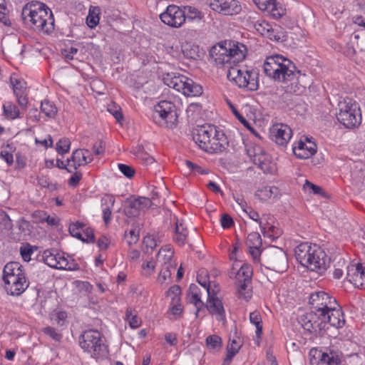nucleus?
Returning <instances> with one entry per match:
<instances>
[{"instance_id": "nucleus-25", "label": "nucleus", "mask_w": 365, "mask_h": 365, "mask_svg": "<svg viewBox=\"0 0 365 365\" xmlns=\"http://www.w3.org/2000/svg\"><path fill=\"white\" fill-rule=\"evenodd\" d=\"M301 324L304 330L309 333H317L324 329L323 322L319 319V316L310 312L301 318Z\"/></svg>"}, {"instance_id": "nucleus-59", "label": "nucleus", "mask_w": 365, "mask_h": 365, "mask_svg": "<svg viewBox=\"0 0 365 365\" xmlns=\"http://www.w3.org/2000/svg\"><path fill=\"white\" fill-rule=\"evenodd\" d=\"M83 242H93L95 241V235L93 230L91 227H84L83 230Z\"/></svg>"}, {"instance_id": "nucleus-28", "label": "nucleus", "mask_w": 365, "mask_h": 365, "mask_svg": "<svg viewBox=\"0 0 365 365\" xmlns=\"http://www.w3.org/2000/svg\"><path fill=\"white\" fill-rule=\"evenodd\" d=\"M232 274L235 275L236 282H252V268L248 264L244 263L242 264L238 271L235 272H231L230 277H232Z\"/></svg>"}, {"instance_id": "nucleus-52", "label": "nucleus", "mask_w": 365, "mask_h": 365, "mask_svg": "<svg viewBox=\"0 0 365 365\" xmlns=\"http://www.w3.org/2000/svg\"><path fill=\"white\" fill-rule=\"evenodd\" d=\"M11 83L12 85V88L15 96L18 94H22L26 92L24 82L16 78L13 79L12 78H11Z\"/></svg>"}, {"instance_id": "nucleus-55", "label": "nucleus", "mask_w": 365, "mask_h": 365, "mask_svg": "<svg viewBox=\"0 0 365 365\" xmlns=\"http://www.w3.org/2000/svg\"><path fill=\"white\" fill-rule=\"evenodd\" d=\"M203 272L204 271H201V273L197 274V281L202 287H203L206 289L208 294L209 292H211L210 284V282L207 274H205V276L202 275Z\"/></svg>"}, {"instance_id": "nucleus-15", "label": "nucleus", "mask_w": 365, "mask_h": 365, "mask_svg": "<svg viewBox=\"0 0 365 365\" xmlns=\"http://www.w3.org/2000/svg\"><path fill=\"white\" fill-rule=\"evenodd\" d=\"M155 113L158 115L167 127H172L178 120L175 106L170 101H162L155 106Z\"/></svg>"}, {"instance_id": "nucleus-64", "label": "nucleus", "mask_w": 365, "mask_h": 365, "mask_svg": "<svg viewBox=\"0 0 365 365\" xmlns=\"http://www.w3.org/2000/svg\"><path fill=\"white\" fill-rule=\"evenodd\" d=\"M220 222L221 226L224 229L230 228L234 224L232 218L227 214H223L222 215Z\"/></svg>"}, {"instance_id": "nucleus-47", "label": "nucleus", "mask_w": 365, "mask_h": 365, "mask_svg": "<svg viewBox=\"0 0 365 365\" xmlns=\"http://www.w3.org/2000/svg\"><path fill=\"white\" fill-rule=\"evenodd\" d=\"M271 26L272 25L264 20L257 21L253 24L254 29L256 31L263 36L268 34L269 30L271 29Z\"/></svg>"}, {"instance_id": "nucleus-1", "label": "nucleus", "mask_w": 365, "mask_h": 365, "mask_svg": "<svg viewBox=\"0 0 365 365\" xmlns=\"http://www.w3.org/2000/svg\"><path fill=\"white\" fill-rule=\"evenodd\" d=\"M21 17L25 24L34 30L49 34L54 30V17L51 10L43 3L31 1L22 9Z\"/></svg>"}, {"instance_id": "nucleus-7", "label": "nucleus", "mask_w": 365, "mask_h": 365, "mask_svg": "<svg viewBox=\"0 0 365 365\" xmlns=\"http://www.w3.org/2000/svg\"><path fill=\"white\" fill-rule=\"evenodd\" d=\"M78 344L83 351L97 361L108 357V346L105 343L103 336L96 329H87L82 332L78 338Z\"/></svg>"}, {"instance_id": "nucleus-31", "label": "nucleus", "mask_w": 365, "mask_h": 365, "mask_svg": "<svg viewBox=\"0 0 365 365\" xmlns=\"http://www.w3.org/2000/svg\"><path fill=\"white\" fill-rule=\"evenodd\" d=\"M184 79L183 75H175L174 73H166L163 76V83L170 88H173L175 91H180L182 81Z\"/></svg>"}, {"instance_id": "nucleus-22", "label": "nucleus", "mask_w": 365, "mask_h": 365, "mask_svg": "<svg viewBox=\"0 0 365 365\" xmlns=\"http://www.w3.org/2000/svg\"><path fill=\"white\" fill-rule=\"evenodd\" d=\"M93 160V156L86 149H76L72 153L71 158H68V165L77 170L79 167L90 163Z\"/></svg>"}, {"instance_id": "nucleus-42", "label": "nucleus", "mask_w": 365, "mask_h": 365, "mask_svg": "<svg viewBox=\"0 0 365 365\" xmlns=\"http://www.w3.org/2000/svg\"><path fill=\"white\" fill-rule=\"evenodd\" d=\"M157 245L156 240L153 237L148 235L143 238L142 250L145 253L151 254Z\"/></svg>"}, {"instance_id": "nucleus-45", "label": "nucleus", "mask_w": 365, "mask_h": 365, "mask_svg": "<svg viewBox=\"0 0 365 365\" xmlns=\"http://www.w3.org/2000/svg\"><path fill=\"white\" fill-rule=\"evenodd\" d=\"M170 268L173 269H175V267L173 266L171 263H167L165 262V264H163V267L159 273L158 280L161 284L164 283L168 278H170L172 274V272L170 270Z\"/></svg>"}, {"instance_id": "nucleus-4", "label": "nucleus", "mask_w": 365, "mask_h": 365, "mask_svg": "<svg viewBox=\"0 0 365 365\" xmlns=\"http://www.w3.org/2000/svg\"><path fill=\"white\" fill-rule=\"evenodd\" d=\"M246 46L239 42L219 43L213 46L209 52V61L216 66L236 64L246 56Z\"/></svg>"}, {"instance_id": "nucleus-63", "label": "nucleus", "mask_w": 365, "mask_h": 365, "mask_svg": "<svg viewBox=\"0 0 365 365\" xmlns=\"http://www.w3.org/2000/svg\"><path fill=\"white\" fill-rule=\"evenodd\" d=\"M106 149V143L100 140L96 142L93 146V151L96 155H102L104 153Z\"/></svg>"}, {"instance_id": "nucleus-21", "label": "nucleus", "mask_w": 365, "mask_h": 365, "mask_svg": "<svg viewBox=\"0 0 365 365\" xmlns=\"http://www.w3.org/2000/svg\"><path fill=\"white\" fill-rule=\"evenodd\" d=\"M206 307L209 312L215 315L218 321L225 322V311L222 300L215 296L214 293L209 292Z\"/></svg>"}, {"instance_id": "nucleus-9", "label": "nucleus", "mask_w": 365, "mask_h": 365, "mask_svg": "<svg viewBox=\"0 0 365 365\" xmlns=\"http://www.w3.org/2000/svg\"><path fill=\"white\" fill-rule=\"evenodd\" d=\"M338 106L339 113H336V118L345 128H354L361 124V110L356 101L346 98L340 101Z\"/></svg>"}, {"instance_id": "nucleus-32", "label": "nucleus", "mask_w": 365, "mask_h": 365, "mask_svg": "<svg viewBox=\"0 0 365 365\" xmlns=\"http://www.w3.org/2000/svg\"><path fill=\"white\" fill-rule=\"evenodd\" d=\"M188 235L187 229L184 226L182 222H180L178 220L175 222V230L174 235L175 242L180 246L185 244Z\"/></svg>"}, {"instance_id": "nucleus-37", "label": "nucleus", "mask_w": 365, "mask_h": 365, "mask_svg": "<svg viewBox=\"0 0 365 365\" xmlns=\"http://www.w3.org/2000/svg\"><path fill=\"white\" fill-rule=\"evenodd\" d=\"M264 36L276 42H283L287 40V36L281 28L273 29L272 26H271V29L269 30L268 34Z\"/></svg>"}, {"instance_id": "nucleus-60", "label": "nucleus", "mask_w": 365, "mask_h": 365, "mask_svg": "<svg viewBox=\"0 0 365 365\" xmlns=\"http://www.w3.org/2000/svg\"><path fill=\"white\" fill-rule=\"evenodd\" d=\"M169 312L174 315L175 318L180 316L182 312V307L180 302H176L175 303L171 302Z\"/></svg>"}, {"instance_id": "nucleus-13", "label": "nucleus", "mask_w": 365, "mask_h": 365, "mask_svg": "<svg viewBox=\"0 0 365 365\" xmlns=\"http://www.w3.org/2000/svg\"><path fill=\"white\" fill-rule=\"evenodd\" d=\"M309 356L312 365H340L341 363V354L331 349L323 351L321 349L312 348L309 352Z\"/></svg>"}, {"instance_id": "nucleus-18", "label": "nucleus", "mask_w": 365, "mask_h": 365, "mask_svg": "<svg viewBox=\"0 0 365 365\" xmlns=\"http://www.w3.org/2000/svg\"><path fill=\"white\" fill-rule=\"evenodd\" d=\"M210 9L223 15H234L239 13L241 6L237 0H208Z\"/></svg>"}, {"instance_id": "nucleus-43", "label": "nucleus", "mask_w": 365, "mask_h": 365, "mask_svg": "<svg viewBox=\"0 0 365 365\" xmlns=\"http://www.w3.org/2000/svg\"><path fill=\"white\" fill-rule=\"evenodd\" d=\"M183 11L185 12V19L193 21L201 20L203 18V14L195 7L185 6Z\"/></svg>"}, {"instance_id": "nucleus-3", "label": "nucleus", "mask_w": 365, "mask_h": 365, "mask_svg": "<svg viewBox=\"0 0 365 365\" xmlns=\"http://www.w3.org/2000/svg\"><path fill=\"white\" fill-rule=\"evenodd\" d=\"M296 259L311 271L322 272L327 269L329 259L317 245L302 242L294 250Z\"/></svg>"}, {"instance_id": "nucleus-34", "label": "nucleus", "mask_w": 365, "mask_h": 365, "mask_svg": "<svg viewBox=\"0 0 365 365\" xmlns=\"http://www.w3.org/2000/svg\"><path fill=\"white\" fill-rule=\"evenodd\" d=\"M41 112L48 118L53 119L58 113V108L54 103L45 99L41 103Z\"/></svg>"}, {"instance_id": "nucleus-6", "label": "nucleus", "mask_w": 365, "mask_h": 365, "mask_svg": "<svg viewBox=\"0 0 365 365\" xmlns=\"http://www.w3.org/2000/svg\"><path fill=\"white\" fill-rule=\"evenodd\" d=\"M264 71L269 78L282 83L293 81L301 74L292 61L279 54L266 58Z\"/></svg>"}, {"instance_id": "nucleus-14", "label": "nucleus", "mask_w": 365, "mask_h": 365, "mask_svg": "<svg viewBox=\"0 0 365 365\" xmlns=\"http://www.w3.org/2000/svg\"><path fill=\"white\" fill-rule=\"evenodd\" d=\"M160 19L165 24L178 28L185 21V12L176 5H169L160 15Z\"/></svg>"}, {"instance_id": "nucleus-5", "label": "nucleus", "mask_w": 365, "mask_h": 365, "mask_svg": "<svg viewBox=\"0 0 365 365\" xmlns=\"http://www.w3.org/2000/svg\"><path fill=\"white\" fill-rule=\"evenodd\" d=\"M2 280L6 294L13 297L21 296L30 284L24 266L18 262H9L5 264Z\"/></svg>"}, {"instance_id": "nucleus-29", "label": "nucleus", "mask_w": 365, "mask_h": 365, "mask_svg": "<svg viewBox=\"0 0 365 365\" xmlns=\"http://www.w3.org/2000/svg\"><path fill=\"white\" fill-rule=\"evenodd\" d=\"M115 203V198L110 195H106L101 199L103 207V217L106 224H108L111 218V209Z\"/></svg>"}, {"instance_id": "nucleus-20", "label": "nucleus", "mask_w": 365, "mask_h": 365, "mask_svg": "<svg viewBox=\"0 0 365 365\" xmlns=\"http://www.w3.org/2000/svg\"><path fill=\"white\" fill-rule=\"evenodd\" d=\"M346 279L356 287L365 289V267L361 264H349L347 267Z\"/></svg>"}, {"instance_id": "nucleus-30", "label": "nucleus", "mask_w": 365, "mask_h": 365, "mask_svg": "<svg viewBox=\"0 0 365 365\" xmlns=\"http://www.w3.org/2000/svg\"><path fill=\"white\" fill-rule=\"evenodd\" d=\"M235 285L238 298L249 301L252 296V282H235Z\"/></svg>"}, {"instance_id": "nucleus-12", "label": "nucleus", "mask_w": 365, "mask_h": 365, "mask_svg": "<svg viewBox=\"0 0 365 365\" xmlns=\"http://www.w3.org/2000/svg\"><path fill=\"white\" fill-rule=\"evenodd\" d=\"M336 302L335 298L323 291L314 292L309 297L311 312L319 317H324L325 312L331 309V307L336 306Z\"/></svg>"}, {"instance_id": "nucleus-44", "label": "nucleus", "mask_w": 365, "mask_h": 365, "mask_svg": "<svg viewBox=\"0 0 365 365\" xmlns=\"http://www.w3.org/2000/svg\"><path fill=\"white\" fill-rule=\"evenodd\" d=\"M35 250H37V247L36 246H31L29 243L21 246L20 247V254L22 259L25 262H29L31 259V255Z\"/></svg>"}, {"instance_id": "nucleus-10", "label": "nucleus", "mask_w": 365, "mask_h": 365, "mask_svg": "<svg viewBox=\"0 0 365 365\" xmlns=\"http://www.w3.org/2000/svg\"><path fill=\"white\" fill-rule=\"evenodd\" d=\"M262 264L269 269L283 273L288 268V259L285 252L277 247H270L263 250Z\"/></svg>"}, {"instance_id": "nucleus-17", "label": "nucleus", "mask_w": 365, "mask_h": 365, "mask_svg": "<svg viewBox=\"0 0 365 365\" xmlns=\"http://www.w3.org/2000/svg\"><path fill=\"white\" fill-rule=\"evenodd\" d=\"M292 135V129L285 124L277 123L269 129V137L279 146L285 148Z\"/></svg>"}, {"instance_id": "nucleus-40", "label": "nucleus", "mask_w": 365, "mask_h": 365, "mask_svg": "<svg viewBox=\"0 0 365 365\" xmlns=\"http://www.w3.org/2000/svg\"><path fill=\"white\" fill-rule=\"evenodd\" d=\"M86 225L84 223L77 221L70 225L68 231L73 237L78 240H83V234L81 233V231H83Z\"/></svg>"}, {"instance_id": "nucleus-46", "label": "nucleus", "mask_w": 365, "mask_h": 365, "mask_svg": "<svg viewBox=\"0 0 365 365\" xmlns=\"http://www.w3.org/2000/svg\"><path fill=\"white\" fill-rule=\"evenodd\" d=\"M241 207L243 208V211L245 212L250 219L252 220L259 222V226L261 227V230L263 232L264 235H266V231L265 227L262 225V222L259 220V215L257 212L254 210L252 207H243V205L242 203H239Z\"/></svg>"}, {"instance_id": "nucleus-8", "label": "nucleus", "mask_w": 365, "mask_h": 365, "mask_svg": "<svg viewBox=\"0 0 365 365\" xmlns=\"http://www.w3.org/2000/svg\"><path fill=\"white\" fill-rule=\"evenodd\" d=\"M227 77L240 88L255 91L259 88V73L255 69L230 66Z\"/></svg>"}, {"instance_id": "nucleus-49", "label": "nucleus", "mask_w": 365, "mask_h": 365, "mask_svg": "<svg viewBox=\"0 0 365 365\" xmlns=\"http://www.w3.org/2000/svg\"><path fill=\"white\" fill-rule=\"evenodd\" d=\"M181 289L178 285H173L170 287L166 292V295L170 297L171 302H180Z\"/></svg>"}, {"instance_id": "nucleus-57", "label": "nucleus", "mask_w": 365, "mask_h": 365, "mask_svg": "<svg viewBox=\"0 0 365 365\" xmlns=\"http://www.w3.org/2000/svg\"><path fill=\"white\" fill-rule=\"evenodd\" d=\"M185 165L186 167L190 170L191 173H193L195 174H207V171L205 169L202 168L200 166H199L197 164H195L194 163L190 161V160H185Z\"/></svg>"}, {"instance_id": "nucleus-33", "label": "nucleus", "mask_w": 365, "mask_h": 365, "mask_svg": "<svg viewBox=\"0 0 365 365\" xmlns=\"http://www.w3.org/2000/svg\"><path fill=\"white\" fill-rule=\"evenodd\" d=\"M279 189L275 186H265L261 189H258L255 193V196L262 201H267L272 196L279 195Z\"/></svg>"}, {"instance_id": "nucleus-51", "label": "nucleus", "mask_w": 365, "mask_h": 365, "mask_svg": "<svg viewBox=\"0 0 365 365\" xmlns=\"http://www.w3.org/2000/svg\"><path fill=\"white\" fill-rule=\"evenodd\" d=\"M71 142L67 138L60 139L56 143V151L58 154L63 155L70 150Z\"/></svg>"}, {"instance_id": "nucleus-24", "label": "nucleus", "mask_w": 365, "mask_h": 365, "mask_svg": "<svg viewBox=\"0 0 365 365\" xmlns=\"http://www.w3.org/2000/svg\"><path fill=\"white\" fill-rule=\"evenodd\" d=\"M292 151L294 155L299 159H307L317 152V145L314 142H304L302 140L293 145Z\"/></svg>"}, {"instance_id": "nucleus-27", "label": "nucleus", "mask_w": 365, "mask_h": 365, "mask_svg": "<svg viewBox=\"0 0 365 365\" xmlns=\"http://www.w3.org/2000/svg\"><path fill=\"white\" fill-rule=\"evenodd\" d=\"M182 84L178 92H181L185 96H199L202 93V87L185 76Z\"/></svg>"}, {"instance_id": "nucleus-50", "label": "nucleus", "mask_w": 365, "mask_h": 365, "mask_svg": "<svg viewBox=\"0 0 365 365\" xmlns=\"http://www.w3.org/2000/svg\"><path fill=\"white\" fill-rule=\"evenodd\" d=\"M187 299L190 303L193 304L195 306V307L197 309L195 314H196V317H197L200 310L201 309L202 307H203L205 306L204 303L202 302V301L200 299V294H187Z\"/></svg>"}, {"instance_id": "nucleus-16", "label": "nucleus", "mask_w": 365, "mask_h": 365, "mask_svg": "<svg viewBox=\"0 0 365 365\" xmlns=\"http://www.w3.org/2000/svg\"><path fill=\"white\" fill-rule=\"evenodd\" d=\"M152 204V200L148 197L128 198L125 201L124 213L128 217H137L140 210L149 208Z\"/></svg>"}, {"instance_id": "nucleus-62", "label": "nucleus", "mask_w": 365, "mask_h": 365, "mask_svg": "<svg viewBox=\"0 0 365 365\" xmlns=\"http://www.w3.org/2000/svg\"><path fill=\"white\" fill-rule=\"evenodd\" d=\"M67 313L64 311H59L56 313L54 320L58 326H63L67 319Z\"/></svg>"}, {"instance_id": "nucleus-53", "label": "nucleus", "mask_w": 365, "mask_h": 365, "mask_svg": "<svg viewBox=\"0 0 365 365\" xmlns=\"http://www.w3.org/2000/svg\"><path fill=\"white\" fill-rule=\"evenodd\" d=\"M303 187L304 190L312 192L313 194L323 195L324 193L320 186L314 185L309 180H306Z\"/></svg>"}, {"instance_id": "nucleus-48", "label": "nucleus", "mask_w": 365, "mask_h": 365, "mask_svg": "<svg viewBox=\"0 0 365 365\" xmlns=\"http://www.w3.org/2000/svg\"><path fill=\"white\" fill-rule=\"evenodd\" d=\"M173 252L170 248H161L158 252L157 257L158 261H163L165 264V262L167 263H171L170 260L173 257Z\"/></svg>"}, {"instance_id": "nucleus-2", "label": "nucleus", "mask_w": 365, "mask_h": 365, "mask_svg": "<svg viewBox=\"0 0 365 365\" xmlns=\"http://www.w3.org/2000/svg\"><path fill=\"white\" fill-rule=\"evenodd\" d=\"M192 138L202 150L210 154L221 153L229 147V141L224 131L214 125L199 126Z\"/></svg>"}, {"instance_id": "nucleus-11", "label": "nucleus", "mask_w": 365, "mask_h": 365, "mask_svg": "<svg viewBox=\"0 0 365 365\" xmlns=\"http://www.w3.org/2000/svg\"><path fill=\"white\" fill-rule=\"evenodd\" d=\"M41 257L45 264L51 268L71 271L79 269L78 264L71 257H65V253L56 250L43 251Z\"/></svg>"}, {"instance_id": "nucleus-58", "label": "nucleus", "mask_w": 365, "mask_h": 365, "mask_svg": "<svg viewBox=\"0 0 365 365\" xmlns=\"http://www.w3.org/2000/svg\"><path fill=\"white\" fill-rule=\"evenodd\" d=\"M125 237L127 240L128 244L131 246L136 244L139 240V234L135 229H132L127 234L125 233Z\"/></svg>"}, {"instance_id": "nucleus-38", "label": "nucleus", "mask_w": 365, "mask_h": 365, "mask_svg": "<svg viewBox=\"0 0 365 365\" xmlns=\"http://www.w3.org/2000/svg\"><path fill=\"white\" fill-rule=\"evenodd\" d=\"M206 345L210 350L217 351L222 345V341L218 335H210L206 338Z\"/></svg>"}, {"instance_id": "nucleus-36", "label": "nucleus", "mask_w": 365, "mask_h": 365, "mask_svg": "<svg viewBox=\"0 0 365 365\" xmlns=\"http://www.w3.org/2000/svg\"><path fill=\"white\" fill-rule=\"evenodd\" d=\"M4 114L7 119L14 120L21 118L18 107L11 102H6L3 106Z\"/></svg>"}, {"instance_id": "nucleus-19", "label": "nucleus", "mask_w": 365, "mask_h": 365, "mask_svg": "<svg viewBox=\"0 0 365 365\" xmlns=\"http://www.w3.org/2000/svg\"><path fill=\"white\" fill-rule=\"evenodd\" d=\"M324 314V317L320 316L319 319L323 322L324 329L327 323L336 328H341L345 324L344 313L337 302L336 306L331 307Z\"/></svg>"}, {"instance_id": "nucleus-35", "label": "nucleus", "mask_w": 365, "mask_h": 365, "mask_svg": "<svg viewBox=\"0 0 365 365\" xmlns=\"http://www.w3.org/2000/svg\"><path fill=\"white\" fill-rule=\"evenodd\" d=\"M242 344L236 339H232L231 344L227 347V355L224 359L222 365H229L232 362V358L238 353Z\"/></svg>"}, {"instance_id": "nucleus-23", "label": "nucleus", "mask_w": 365, "mask_h": 365, "mask_svg": "<svg viewBox=\"0 0 365 365\" xmlns=\"http://www.w3.org/2000/svg\"><path fill=\"white\" fill-rule=\"evenodd\" d=\"M246 245L254 260L259 262L261 260L260 257L263 252V250H261L262 242L260 235L256 232L249 234L247 237Z\"/></svg>"}, {"instance_id": "nucleus-54", "label": "nucleus", "mask_w": 365, "mask_h": 365, "mask_svg": "<svg viewBox=\"0 0 365 365\" xmlns=\"http://www.w3.org/2000/svg\"><path fill=\"white\" fill-rule=\"evenodd\" d=\"M43 331L56 341H60L63 337L62 334L58 332L55 328L51 327L43 328Z\"/></svg>"}, {"instance_id": "nucleus-39", "label": "nucleus", "mask_w": 365, "mask_h": 365, "mask_svg": "<svg viewBox=\"0 0 365 365\" xmlns=\"http://www.w3.org/2000/svg\"><path fill=\"white\" fill-rule=\"evenodd\" d=\"M252 160L253 163L255 165H257L264 173H269L272 172L270 163L265 160L264 155H254L253 158Z\"/></svg>"}, {"instance_id": "nucleus-26", "label": "nucleus", "mask_w": 365, "mask_h": 365, "mask_svg": "<svg viewBox=\"0 0 365 365\" xmlns=\"http://www.w3.org/2000/svg\"><path fill=\"white\" fill-rule=\"evenodd\" d=\"M257 7L267 11L274 19H279L284 14V9L278 6L276 0H253Z\"/></svg>"}, {"instance_id": "nucleus-56", "label": "nucleus", "mask_w": 365, "mask_h": 365, "mask_svg": "<svg viewBox=\"0 0 365 365\" xmlns=\"http://www.w3.org/2000/svg\"><path fill=\"white\" fill-rule=\"evenodd\" d=\"M118 168L120 171L128 178H132L135 173V169L126 164L119 163Z\"/></svg>"}, {"instance_id": "nucleus-41", "label": "nucleus", "mask_w": 365, "mask_h": 365, "mask_svg": "<svg viewBox=\"0 0 365 365\" xmlns=\"http://www.w3.org/2000/svg\"><path fill=\"white\" fill-rule=\"evenodd\" d=\"M99 9L94 7L89 10L88 15L86 18V24L91 29L95 28L99 23L100 18L98 16Z\"/></svg>"}, {"instance_id": "nucleus-61", "label": "nucleus", "mask_w": 365, "mask_h": 365, "mask_svg": "<svg viewBox=\"0 0 365 365\" xmlns=\"http://www.w3.org/2000/svg\"><path fill=\"white\" fill-rule=\"evenodd\" d=\"M0 224H3L6 229H11L13 226L9 216L4 211H0Z\"/></svg>"}]
</instances>
